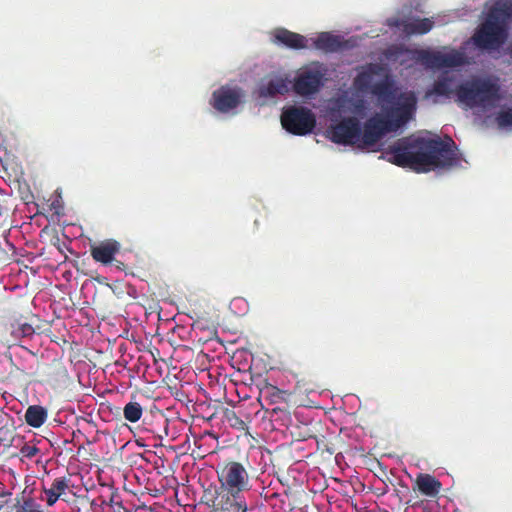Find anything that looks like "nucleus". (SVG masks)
I'll return each mask as SVG.
<instances>
[{"mask_svg":"<svg viewBox=\"0 0 512 512\" xmlns=\"http://www.w3.org/2000/svg\"><path fill=\"white\" fill-rule=\"evenodd\" d=\"M67 488L68 484L64 478L55 479L50 487L44 488V499L46 500L47 504L49 506L54 505L59 497L64 494Z\"/></svg>","mask_w":512,"mask_h":512,"instance_id":"17","label":"nucleus"},{"mask_svg":"<svg viewBox=\"0 0 512 512\" xmlns=\"http://www.w3.org/2000/svg\"><path fill=\"white\" fill-rule=\"evenodd\" d=\"M120 245L115 240H107L92 247L91 254L97 262L108 264L113 261L115 254L119 251Z\"/></svg>","mask_w":512,"mask_h":512,"instance_id":"16","label":"nucleus"},{"mask_svg":"<svg viewBox=\"0 0 512 512\" xmlns=\"http://www.w3.org/2000/svg\"><path fill=\"white\" fill-rule=\"evenodd\" d=\"M355 92L372 95L381 112L365 122L366 143H378L389 132L404 127L414 116L417 97L413 91H403L388 68L370 63L357 68L353 80Z\"/></svg>","mask_w":512,"mask_h":512,"instance_id":"1","label":"nucleus"},{"mask_svg":"<svg viewBox=\"0 0 512 512\" xmlns=\"http://www.w3.org/2000/svg\"><path fill=\"white\" fill-rule=\"evenodd\" d=\"M20 452L26 458H33L39 452V449L35 445L26 444L21 448Z\"/></svg>","mask_w":512,"mask_h":512,"instance_id":"22","label":"nucleus"},{"mask_svg":"<svg viewBox=\"0 0 512 512\" xmlns=\"http://www.w3.org/2000/svg\"><path fill=\"white\" fill-rule=\"evenodd\" d=\"M309 39L311 48L324 52H336L343 49H349L354 47L357 43V40L354 37L344 39L342 36L335 35L330 32H322Z\"/></svg>","mask_w":512,"mask_h":512,"instance_id":"14","label":"nucleus"},{"mask_svg":"<svg viewBox=\"0 0 512 512\" xmlns=\"http://www.w3.org/2000/svg\"><path fill=\"white\" fill-rule=\"evenodd\" d=\"M283 128L294 135H306L315 127L316 119L312 111L302 106H289L281 114Z\"/></svg>","mask_w":512,"mask_h":512,"instance_id":"7","label":"nucleus"},{"mask_svg":"<svg viewBox=\"0 0 512 512\" xmlns=\"http://www.w3.org/2000/svg\"><path fill=\"white\" fill-rule=\"evenodd\" d=\"M487 17L472 37L481 49L497 50L507 39L508 22L512 15L511 0H497L487 6Z\"/></svg>","mask_w":512,"mask_h":512,"instance_id":"5","label":"nucleus"},{"mask_svg":"<svg viewBox=\"0 0 512 512\" xmlns=\"http://www.w3.org/2000/svg\"><path fill=\"white\" fill-rule=\"evenodd\" d=\"M454 98L464 109L480 117L496 115L500 129H512V103L502 95L499 84L490 77H472L458 82L455 76L442 75L427 91L426 97Z\"/></svg>","mask_w":512,"mask_h":512,"instance_id":"2","label":"nucleus"},{"mask_svg":"<svg viewBox=\"0 0 512 512\" xmlns=\"http://www.w3.org/2000/svg\"><path fill=\"white\" fill-rule=\"evenodd\" d=\"M327 67L320 62H311L301 67L292 79V90L304 98H312L327 82Z\"/></svg>","mask_w":512,"mask_h":512,"instance_id":"6","label":"nucleus"},{"mask_svg":"<svg viewBox=\"0 0 512 512\" xmlns=\"http://www.w3.org/2000/svg\"><path fill=\"white\" fill-rule=\"evenodd\" d=\"M218 480L221 488L229 495H238L249 490V474L246 468L239 462L227 463L220 472Z\"/></svg>","mask_w":512,"mask_h":512,"instance_id":"8","label":"nucleus"},{"mask_svg":"<svg viewBox=\"0 0 512 512\" xmlns=\"http://www.w3.org/2000/svg\"><path fill=\"white\" fill-rule=\"evenodd\" d=\"M21 331L24 336H29V335L33 334V332H34L33 327L29 324H24L21 327Z\"/></svg>","mask_w":512,"mask_h":512,"instance_id":"25","label":"nucleus"},{"mask_svg":"<svg viewBox=\"0 0 512 512\" xmlns=\"http://www.w3.org/2000/svg\"><path fill=\"white\" fill-rule=\"evenodd\" d=\"M382 158L416 172L458 167L462 162L451 138L442 140L428 132L397 140L382 153Z\"/></svg>","mask_w":512,"mask_h":512,"instance_id":"3","label":"nucleus"},{"mask_svg":"<svg viewBox=\"0 0 512 512\" xmlns=\"http://www.w3.org/2000/svg\"><path fill=\"white\" fill-rule=\"evenodd\" d=\"M510 56L512 57V47H511V49H510Z\"/></svg>","mask_w":512,"mask_h":512,"instance_id":"27","label":"nucleus"},{"mask_svg":"<svg viewBox=\"0 0 512 512\" xmlns=\"http://www.w3.org/2000/svg\"><path fill=\"white\" fill-rule=\"evenodd\" d=\"M434 23L445 24L447 21L440 16H438L435 20L430 18H390L387 20V25L391 28L396 29V32L399 33L400 36H409L413 34H425L429 32Z\"/></svg>","mask_w":512,"mask_h":512,"instance_id":"10","label":"nucleus"},{"mask_svg":"<svg viewBox=\"0 0 512 512\" xmlns=\"http://www.w3.org/2000/svg\"><path fill=\"white\" fill-rule=\"evenodd\" d=\"M291 89V75L286 72H277L269 74L260 81L257 93L262 98H275L286 95Z\"/></svg>","mask_w":512,"mask_h":512,"instance_id":"13","label":"nucleus"},{"mask_svg":"<svg viewBox=\"0 0 512 512\" xmlns=\"http://www.w3.org/2000/svg\"><path fill=\"white\" fill-rule=\"evenodd\" d=\"M271 41L290 49H310V39L285 28H276L270 33Z\"/></svg>","mask_w":512,"mask_h":512,"instance_id":"15","label":"nucleus"},{"mask_svg":"<svg viewBox=\"0 0 512 512\" xmlns=\"http://www.w3.org/2000/svg\"><path fill=\"white\" fill-rule=\"evenodd\" d=\"M367 101L359 93L351 90H340L325 100L320 113L331 122L327 129L328 138L337 144L352 145L359 148H370L377 143L364 141L365 128H361L360 119L366 115Z\"/></svg>","mask_w":512,"mask_h":512,"instance_id":"4","label":"nucleus"},{"mask_svg":"<svg viewBox=\"0 0 512 512\" xmlns=\"http://www.w3.org/2000/svg\"><path fill=\"white\" fill-rule=\"evenodd\" d=\"M237 425H238V427L243 428L245 424L242 420L236 418V422H235L234 426H237Z\"/></svg>","mask_w":512,"mask_h":512,"instance_id":"26","label":"nucleus"},{"mask_svg":"<svg viewBox=\"0 0 512 512\" xmlns=\"http://www.w3.org/2000/svg\"><path fill=\"white\" fill-rule=\"evenodd\" d=\"M230 496L232 498L230 501L232 512H247V503L241 494Z\"/></svg>","mask_w":512,"mask_h":512,"instance_id":"21","label":"nucleus"},{"mask_svg":"<svg viewBox=\"0 0 512 512\" xmlns=\"http://www.w3.org/2000/svg\"><path fill=\"white\" fill-rule=\"evenodd\" d=\"M124 418L129 422H137L143 414L141 405L137 402H129L123 409Z\"/></svg>","mask_w":512,"mask_h":512,"instance_id":"20","label":"nucleus"},{"mask_svg":"<svg viewBox=\"0 0 512 512\" xmlns=\"http://www.w3.org/2000/svg\"><path fill=\"white\" fill-rule=\"evenodd\" d=\"M47 410L39 405L29 406L25 413L26 423L34 428H39L47 420Z\"/></svg>","mask_w":512,"mask_h":512,"instance_id":"19","label":"nucleus"},{"mask_svg":"<svg viewBox=\"0 0 512 512\" xmlns=\"http://www.w3.org/2000/svg\"><path fill=\"white\" fill-rule=\"evenodd\" d=\"M17 512H44L39 508V506L35 505L32 502H25L20 510Z\"/></svg>","mask_w":512,"mask_h":512,"instance_id":"23","label":"nucleus"},{"mask_svg":"<svg viewBox=\"0 0 512 512\" xmlns=\"http://www.w3.org/2000/svg\"><path fill=\"white\" fill-rule=\"evenodd\" d=\"M427 50L407 49L402 46L393 45L384 52L385 59L392 63L398 64L405 69L412 68L421 64L427 68Z\"/></svg>","mask_w":512,"mask_h":512,"instance_id":"11","label":"nucleus"},{"mask_svg":"<svg viewBox=\"0 0 512 512\" xmlns=\"http://www.w3.org/2000/svg\"><path fill=\"white\" fill-rule=\"evenodd\" d=\"M231 307H238L240 308L241 310L245 311L246 307H247V303L245 302L244 299L242 298H237V299H234L232 302H231Z\"/></svg>","mask_w":512,"mask_h":512,"instance_id":"24","label":"nucleus"},{"mask_svg":"<svg viewBox=\"0 0 512 512\" xmlns=\"http://www.w3.org/2000/svg\"><path fill=\"white\" fill-rule=\"evenodd\" d=\"M426 57L428 69L459 68L468 63L467 56L463 48L453 49L443 47L436 51L427 50Z\"/></svg>","mask_w":512,"mask_h":512,"instance_id":"9","label":"nucleus"},{"mask_svg":"<svg viewBox=\"0 0 512 512\" xmlns=\"http://www.w3.org/2000/svg\"><path fill=\"white\" fill-rule=\"evenodd\" d=\"M243 97L244 93L240 88L226 85L213 92L210 104L220 113L234 114Z\"/></svg>","mask_w":512,"mask_h":512,"instance_id":"12","label":"nucleus"},{"mask_svg":"<svg viewBox=\"0 0 512 512\" xmlns=\"http://www.w3.org/2000/svg\"><path fill=\"white\" fill-rule=\"evenodd\" d=\"M416 483L420 492L430 497L436 496L441 488V483L428 474L419 475Z\"/></svg>","mask_w":512,"mask_h":512,"instance_id":"18","label":"nucleus"}]
</instances>
